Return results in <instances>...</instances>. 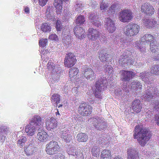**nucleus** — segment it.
Listing matches in <instances>:
<instances>
[{
  "mask_svg": "<svg viewBox=\"0 0 159 159\" xmlns=\"http://www.w3.org/2000/svg\"><path fill=\"white\" fill-rule=\"evenodd\" d=\"M61 132V138L65 142L69 143L71 140V135L69 130L67 129H63Z\"/></svg>",
  "mask_w": 159,
  "mask_h": 159,
  "instance_id": "aec40b11",
  "label": "nucleus"
},
{
  "mask_svg": "<svg viewBox=\"0 0 159 159\" xmlns=\"http://www.w3.org/2000/svg\"><path fill=\"white\" fill-rule=\"evenodd\" d=\"M37 128L30 123L26 126L25 131L28 135L32 136L34 134Z\"/></svg>",
  "mask_w": 159,
  "mask_h": 159,
  "instance_id": "bb28decb",
  "label": "nucleus"
},
{
  "mask_svg": "<svg viewBox=\"0 0 159 159\" xmlns=\"http://www.w3.org/2000/svg\"><path fill=\"white\" fill-rule=\"evenodd\" d=\"M30 123L37 128H42L41 125L43 122L41 117L38 115H35L33 116Z\"/></svg>",
  "mask_w": 159,
  "mask_h": 159,
  "instance_id": "a211bd4d",
  "label": "nucleus"
},
{
  "mask_svg": "<svg viewBox=\"0 0 159 159\" xmlns=\"http://www.w3.org/2000/svg\"><path fill=\"white\" fill-rule=\"evenodd\" d=\"M41 30L44 32H49L51 31V27L47 23H43L41 27Z\"/></svg>",
  "mask_w": 159,
  "mask_h": 159,
  "instance_id": "ea45409f",
  "label": "nucleus"
},
{
  "mask_svg": "<svg viewBox=\"0 0 159 159\" xmlns=\"http://www.w3.org/2000/svg\"><path fill=\"white\" fill-rule=\"evenodd\" d=\"M5 136L3 135H0V144H2L5 140Z\"/></svg>",
  "mask_w": 159,
  "mask_h": 159,
  "instance_id": "e2e57ef3",
  "label": "nucleus"
},
{
  "mask_svg": "<svg viewBox=\"0 0 159 159\" xmlns=\"http://www.w3.org/2000/svg\"><path fill=\"white\" fill-rule=\"evenodd\" d=\"M108 5L109 4L107 2L106 0H102L100 5L101 10L105 11Z\"/></svg>",
  "mask_w": 159,
  "mask_h": 159,
  "instance_id": "3c124183",
  "label": "nucleus"
},
{
  "mask_svg": "<svg viewBox=\"0 0 159 159\" xmlns=\"http://www.w3.org/2000/svg\"><path fill=\"white\" fill-rule=\"evenodd\" d=\"M121 74L120 79L123 81L129 82L131 77L134 76L135 73L132 71H128L124 70H121L120 71Z\"/></svg>",
  "mask_w": 159,
  "mask_h": 159,
  "instance_id": "ddd939ff",
  "label": "nucleus"
},
{
  "mask_svg": "<svg viewBox=\"0 0 159 159\" xmlns=\"http://www.w3.org/2000/svg\"><path fill=\"white\" fill-rule=\"evenodd\" d=\"M154 41H155L154 37L152 35L149 34H146L141 38V41L142 43H139L138 42H136L135 46L142 52L145 50V47L143 46L145 43L151 42L152 41L153 42Z\"/></svg>",
  "mask_w": 159,
  "mask_h": 159,
  "instance_id": "39448f33",
  "label": "nucleus"
},
{
  "mask_svg": "<svg viewBox=\"0 0 159 159\" xmlns=\"http://www.w3.org/2000/svg\"><path fill=\"white\" fill-rule=\"evenodd\" d=\"M49 38L52 40L56 41H58V36L56 34H52L49 36Z\"/></svg>",
  "mask_w": 159,
  "mask_h": 159,
  "instance_id": "13d9d810",
  "label": "nucleus"
},
{
  "mask_svg": "<svg viewBox=\"0 0 159 159\" xmlns=\"http://www.w3.org/2000/svg\"><path fill=\"white\" fill-rule=\"evenodd\" d=\"M107 80L101 78L96 83L95 85L92 89L95 97L99 99H102L100 93L107 88Z\"/></svg>",
  "mask_w": 159,
  "mask_h": 159,
  "instance_id": "20e7f679",
  "label": "nucleus"
},
{
  "mask_svg": "<svg viewBox=\"0 0 159 159\" xmlns=\"http://www.w3.org/2000/svg\"><path fill=\"white\" fill-rule=\"evenodd\" d=\"M93 120L95 122L94 126L97 129L101 130H104L107 128V123L104 121L103 118H100L98 116H96L95 118H93Z\"/></svg>",
  "mask_w": 159,
  "mask_h": 159,
  "instance_id": "9d476101",
  "label": "nucleus"
},
{
  "mask_svg": "<svg viewBox=\"0 0 159 159\" xmlns=\"http://www.w3.org/2000/svg\"><path fill=\"white\" fill-rule=\"evenodd\" d=\"M143 24L147 28L154 26L157 24V22L155 19L150 20L145 18L143 19Z\"/></svg>",
  "mask_w": 159,
  "mask_h": 159,
  "instance_id": "c756f323",
  "label": "nucleus"
},
{
  "mask_svg": "<svg viewBox=\"0 0 159 159\" xmlns=\"http://www.w3.org/2000/svg\"><path fill=\"white\" fill-rule=\"evenodd\" d=\"M100 148L97 146H93L91 149V153L93 156L97 157L99 155Z\"/></svg>",
  "mask_w": 159,
  "mask_h": 159,
  "instance_id": "79ce46f5",
  "label": "nucleus"
},
{
  "mask_svg": "<svg viewBox=\"0 0 159 159\" xmlns=\"http://www.w3.org/2000/svg\"><path fill=\"white\" fill-rule=\"evenodd\" d=\"M56 28L57 32L60 31L62 29L61 21L59 20H57L56 23Z\"/></svg>",
  "mask_w": 159,
  "mask_h": 159,
  "instance_id": "5fc2aeb1",
  "label": "nucleus"
},
{
  "mask_svg": "<svg viewBox=\"0 0 159 159\" xmlns=\"http://www.w3.org/2000/svg\"><path fill=\"white\" fill-rule=\"evenodd\" d=\"M82 72L84 76L88 80H92L96 77L93 70L88 66H84L82 67Z\"/></svg>",
  "mask_w": 159,
  "mask_h": 159,
  "instance_id": "1a4fd4ad",
  "label": "nucleus"
},
{
  "mask_svg": "<svg viewBox=\"0 0 159 159\" xmlns=\"http://www.w3.org/2000/svg\"><path fill=\"white\" fill-rule=\"evenodd\" d=\"M24 11H25V13L27 14H28L30 13V8L29 7L27 6H24Z\"/></svg>",
  "mask_w": 159,
  "mask_h": 159,
  "instance_id": "0e129e2a",
  "label": "nucleus"
},
{
  "mask_svg": "<svg viewBox=\"0 0 159 159\" xmlns=\"http://www.w3.org/2000/svg\"><path fill=\"white\" fill-rule=\"evenodd\" d=\"M55 159H65V156L62 154H58L56 156Z\"/></svg>",
  "mask_w": 159,
  "mask_h": 159,
  "instance_id": "680f3d73",
  "label": "nucleus"
},
{
  "mask_svg": "<svg viewBox=\"0 0 159 159\" xmlns=\"http://www.w3.org/2000/svg\"><path fill=\"white\" fill-rule=\"evenodd\" d=\"M70 148L69 149H67L66 150L67 152L69 155H72L74 157L76 156V157L78 156V154L76 152V149L74 147H68Z\"/></svg>",
  "mask_w": 159,
  "mask_h": 159,
  "instance_id": "37998d69",
  "label": "nucleus"
},
{
  "mask_svg": "<svg viewBox=\"0 0 159 159\" xmlns=\"http://www.w3.org/2000/svg\"><path fill=\"white\" fill-rule=\"evenodd\" d=\"M61 71H57L56 72L52 73L51 74V78L50 80H49V83L51 87L52 86V84L56 83L59 80L60 76V73Z\"/></svg>",
  "mask_w": 159,
  "mask_h": 159,
  "instance_id": "5701e85b",
  "label": "nucleus"
},
{
  "mask_svg": "<svg viewBox=\"0 0 159 159\" xmlns=\"http://www.w3.org/2000/svg\"><path fill=\"white\" fill-rule=\"evenodd\" d=\"M79 71V70L75 68H72L70 69L69 76L71 81H74L77 78Z\"/></svg>",
  "mask_w": 159,
  "mask_h": 159,
  "instance_id": "7c9ffc66",
  "label": "nucleus"
},
{
  "mask_svg": "<svg viewBox=\"0 0 159 159\" xmlns=\"http://www.w3.org/2000/svg\"><path fill=\"white\" fill-rule=\"evenodd\" d=\"M141 8L142 12L147 15H151L154 12L153 7L150 4L148 3L143 4Z\"/></svg>",
  "mask_w": 159,
  "mask_h": 159,
  "instance_id": "2eb2a0df",
  "label": "nucleus"
},
{
  "mask_svg": "<svg viewBox=\"0 0 159 159\" xmlns=\"http://www.w3.org/2000/svg\"><path fill=\"white\" fill-rule=\"evenodd\" d=\"M84 17L82 15H80L78 16L76 18L75 23L77 25H81L84 24Z\"/></svg>",
  "mask_w": 159,
  "mask_h": 159,
  "instance_id": "49530a36",
  "label": "nucleus"
},
{
  "mask_svg": "<svg viewBox=\"0 0 159 159\" xmlns=\"http://www.w3.org/2000/svg\"><path fill=\"white\" fill-rule=\"evenodd\" d=\"M120 8V5L119 3L116 2L114 3L107 11L108 15L110 16L111 15L112 16L115 14L116 10H119Z\"/></svg>",
  "mask_w": 159,
  "mask_h": 159,
  "instance_id": "c85d7f7f",
  "label": "nucleus"
},
{
  "mask_svg": "<svg viewBox=\"0 0 159 159\" xmlns=\"http://www.w3.org/2000/svg\"><path fill=\"white\" fill-rule=\"evenodd\" d=\"M98 30V29H97L91 28L89 29L88 36L89 39L91 40H95L99 38L100 34Z\"/></svg>",
  "mask_w": 159,
  "mask_h": 159,
  "instance_id": "dca6fc26",
  "label": "nucleus"
},
{
  "mask_svg": "<svg viewBox=\"0 0 159 159\" xmlns=\"http://www.w3.org/2000/svg\"><path fill=\"white\" fill-rule=\"evenodd\" d=\"M134 132V138L137 139V141L142 146L146 144L151 136L150 131L142 128L139 125L135 126Z\"/></svg>",
  "mask_w": 159,
  "mask_h": 159,
  "instance_id": "f03ea898",
  "label": "nucleus"
},
{
  "mask_svg": "<svg viewBox=\"0 0 159 159\" xmlns=\"http://www.w3.org/2000/svg\"><path fill=\"white\" fill-rule=\"evenodd\" d=\"M64 60V64L68 68L73 66L76 62V58L73 54L71 53L67 54Z\"/></svg>",
  "mask_w": 159,
  "mask_h": 159,
  "instance_id": "f8f14e48",
  "label": "nucleus"
},
{
  "mask_svg": "<svg viewBox=\"0 0 159 159\" xmlns=\"http://www.w3.org/2000/svg\"><path fill=\"white\" fill-rule=\"evenodd\" d=\"M148 44L150 46V49L152 52L156 53L158 51L159 49L157 48L158 44L156 41H154L153 42L151 43L150 45L149 44Z\"/></svg>",
  "mask_w": 159,
  "mask_h": 159,
  "instance_id": "c9c22d12",
  "label": "nucleus"
},
{
  "mask_svg": "<svg viewBox=\"0 0 159 159\" xmlns=\"http://www.w3.org/2000/svg\"><path fill=\"white\" fill-rule=\"evenodd\" d=\"M130 89L129 86H127L126 84H124L121 88L120 87L116 89L115 91V94L116 96L123 97L125 93L129 92Z\"/></svg>",
  "mask_w": 159,
  "mask_h": 159,
  "instance_id": "4468645a",
  "label": "nucleus"
},
{
  "mask_svg": "<svg viewBox=\"0 0 159 159\" xmlns=\"http://www.w3.org/2000/svg\"><path fill=\"white\" fill-rule=\"evenodd\" d=\"M139 30V27L137 24L130 23L127 25L124 28V34L128 38L126 39L124 38L120 39V46L122 48L127 46L128 43L132 41L130 37L137 34Z\"/></svg>",
  "mask_w": 159,
  "mask_h": 159,
  "instance_id": "f257e3e1",
  "label": "nucleus"
},
{
  "mask_svg": "<svg viewBox=\"0 0 159 159\" xmlns=\"http://www.w3.org/2000/svg\"><path fill=\"white\" fill-rule=\"evenodd\" d=\"M60 148L57 142L52 141L47 144L46 150L48 154L52 155L59 152L60 150Z\"/></svg>",
  "mask_w": 159,
  "mask_h": 159,
  "instance_id": "0eeeda50",
  "label": "nucleus"
},
{
  "mask_svg": "<svg viewBox=\"0 0 159 159\" xmlns=\"http://www.w3.org/2000/svg\"><path fill=\"white\" fill-rule=\"evenodd\" d=\"M45 49H42L41 50V54H47V51L46 50H45Z\"/></svg>",
  "mask_w": 159,
  "mask_h": 159,
  "instance_id": "69168bd1",
  "label": "nucleus"
},
{
  "mask_svg": "<svg viewBox=\"0 0 159 159\" xmlns=\"http://www.w3.org/2000/svg\"><path fill=\"white\" fill-rule=\"evenodd\" d=\"M105 25L107 26V29L109 33H111L115 31L116 27L114 21L109 18L105 19Z\"/></svg>",
  "mask_w": 159,
  "mask_h": 159,
  "instance_id": "6ab92c4d",
  "label": "nucleus"
},
{
  "mask_svg": "<svg viewBox=\"0 0 159 159\" xmlns=\"http://www.w3.org/2000/svg\"><path fill=\"white\" fill-rule=\"evenodd\" d=\"M88 107L86 108L85 111H84V112H82V113H81L80 114L84 116H87L90 114L92 112V107L89 105V107Z\"/></svg>",
  "mask_w": 159,
  "mask_h": 159,
  "instance_id": "de8ad7c7",
  "label": "nucleus"
},
{
  "mask_svg": "<svg viewBox=\"0 0 159 159\" xmlns=\"http://www.w3.org/2000/svg\"><path fill=\"white\" fill-rule=\"evenodd\" d=\"M48 42L47 39H42L39 41V45L42 49H45Z\"/></svg>",
  "mask_w": 159,
  "mask_h": 159,
  "instance_id": "8fccbe9b",
  "label": "nucleus"
},
{
  "mask_svg": "<svg viewBox=\"0 0 159 159\" xmlns=\"http://www.w3.org/2000/svg\"><path fill=\"white\" fill-rule=\"evenodd\" d=\"M147 89L145 94L143 97L145 100L149 101L156 97L159 96V91L155 86H148Z\"/></svg>",
  "mask_w": 159,
  "mask_h": 159,
  "instance_id": "423d86ee",
  "label": "nucleus"
},
{
  "mask_svg": "<svg viewBox=\"0 0 159 159\" xmlns=\"http://www.w3.org/2000/svg\"><path fill=\"white\" fill-rule=\"evenodd\" d=\"M140 77L146 84H149L151 82L150 74L149 72L144 71L140 73Z\"/></svg>",
  "mask_w": 159,
  "mask_h": 159,
  "instance_id": "a878e982",
  "label": "nucleus"
},
{
  "mask_svg": "<svg viewBox=\"0 0 159 159\" xmlns=\"http://www.w3.org/2000/svg\"><path fill=\"white\" fill-rule=\"evenodd\" d=\"M9 128L6 126H1L0 127V134H4L7 133Z\"/></svg>",
  "mask_w": 159,
  "mask_h": 159,
  "instance_id": "864d4df0",
  "label": "nucleus"
},
{
  "mask_svg": "<svg viewBox=\"0 0 159 159\" xmlns=\"http://www.w3.org/2000/svg\"><path fill=\"white\" fill-rule=\"evenodd\" d=\"M101 159H111V152L108 150H105L101 152Z\"/></svg>",
  "mask_w": 159,
  "mask_h": 159,
  "instance_id": "f704fd0d",
  "label": "nucleus"
},
{
  "mask_svg": "<svg viewBox=\"0 0 159 159\" xmlns=\"http://www.w3.org/2000/svg\"><path fill=\"white\" fill-rule=\"evenodd\" d=\"M74 32L76 37L78 39H82L86 37L85 31L82 27L80 26L74 27Z\"/></svg>",
  "mask_w": 159,
  "mask_h": 159,
  "instance_id": "f3484780",
  "label": "nucleus"
},
{
  "mask_svg": "<svg viewBox=\"0 0 159 159\" xmlns=\"http://www.w3.org/2000/svg\"><path fill=\"white\" fill-rule=\"evenodd\" d=\"M133 17L131 11L128 9H123L119 13V20L122 22H126L129 21Z\"/></svg>",
  "mask_w": 159,
  "mask_h": 159,
  "instance_id": "6e6552de",
  "label": "nucleus"
},
{
  "mask_svg": "<svg viewBox=\"0 0 159 159\" xmlns=\"http://www.w3.org/2000/svg\"><path fill=\"white\" fill-rule=\"evenodd\" d=\"M39 132L37 135V138L41 142L46 141L48 139V135L43 129V128L38 129Z\"/></svg>",
  "mask_w": 159,
  "mask_h": 159,
  "instance_id": "412c9836",
  "label": "nucleus"
},
{
  "mask_svg": "<svg viewBox=\"0 0 159 159\" xmlns=\"http://www.w3.org/2000/svg\"><path fill=\"white\" fill-rule=\"evenodd\" d=\"M34 147L29 145L25 149L24 152L27 155H30L34 153Z\"/></svg>",
  "mask_w": 159,
  "mask_h": 159,
  "instance_id": "a18cd8bd",
  "label": "nucleus"
},
{
  "mask_svg": "<svg viewBox=\"0 0 159 159\" xmlns=\"http://www.w3.org/2000/svg\"><path fill=\"white\" fill-rule=\"evenodd\" d=\"M46 126L48 130L55 129L57 126V122L56 120L53 117L48 120L46 122Z\"/></svg>",
  "mask_w": 159,
  "mask_h": 159,
  "instance_id": "4be33fe9",
  "label": "nucleus"
},
{
  "mask_svg": "<svg viewBox=\"0 0 159 159\" xmlns=\"http://www.w3.org/2000/svg\"><path fill=\"white\" fill-rule=\"evenodd\" d=\"M76 137L78 142H86L88 139V136L85 133H80L77 134Z\"/></svg>",
  "mask_w": 159,
  "mask_h": 159,
  "instance_id": "72a5a7b5",
  "label": "nucleus"
},
{
  "mask_svg": "<svg viewBox=\"0 0 159 159\" xmlns=\"http://www.w3.org/2000/svg\"><path fill=\"white\" fill-rule=\"evenodd\" d=\"M132 107L134 111L137 113L140 112L142 109V105L140 100L136 99L132 102Z\"/></svg>",
  "mask_w": 159,
  "mask_h": 159,
  "instance_id": "b1692460",
  "label": "nucleus"
},
{
  "mask_svg": "<svg viewBox=\"0 0 159 159\" xmlns=\"http://www.w3.org/2000/svg\"><path fill=\"white\" fill-rule=\"evenodd\" d=\"M128 159H139L137 151L134 149H129L127 151Z\"/></svg>",
  "mask_w": 159,
  "mask_h": 159,
  "instance_id": "cd10ccee",
  "label": "nucleus"
},
{
  "mask_svg": "<svg viewBox=\"0 0 159 159\" xmlns=\"http://www.w3.org/2000/svg\"><path fill=\"white\" fill-rule=\"evenodd\" d=\"M89 107V105L87 103L84 102L83 103H80L78 108V111L79 114L82 113L84 110H85L86 108H88Z\"/></svg>",
  "mask_w": 159,
  "mask_h": 159,
  "instance_id": "4c0bfd02",
  "label": "nucleus"
},
{
  "mask_svg": "<svg viewBox=\"0 0 159 159\" xmlns=\"http://www.w3.org/2000/svg\"><path fill=\"white\" fill-rule=\"evenodd\" d=\"M142 87L141 83L137 81H133L131 83V88L134 89H136L137 93L141 92Z\"/></svg>",
  "mask_w": 159,
  "mask_h": 159,
  "instance_id": "473e14b6",
  "label": "nucleus"
},
{
  "mask_svg": "<svg viewBox=\"0 0 159 159\" xmlns=\"http://www.w3.org/2000/svg\"><path fill=\"white\" fill-rule=\"evenodd\" d=\"M99 57L101 61L104 63H108L111 61L112 56L110 53H106L105 49H103L99 52Z\"/></svg>",
  "mask_w": 159,
  "mask_h": 159,
  "instance_id": "9b49d317",
  "label": "nucleus"
},
{
  "mask_svg": "<svg viewBox=\"0 0 159 159\" xmlns=\"http://www.w3.org/2000/svg\"><path fill=\"white\" fill-rule=\"evenodd\" d=\"M92 23L94 26H95V27H97L100 28L101 26V23L98 20H94L92 22Z\"/></svg>",
  "mask_w": 159,
  "mask_h": 159,
  "instance_id": "bf43d9fd",
  "label": "nucleus"
},
{
  "mask_svg": "<svg viewBox=\"0 0 159 159\" xmlns=\"http://www.w3.org/2000/svg\"><path fill=\"white\" fill-rule=\"evenodd\" d=\"M48 1V0H39V4L42 7L44 6Z\"/></svg>",
  "mask_w": 159,
  "mask_h": 159,
  "instance_id": "052dcab7",
  "label": "nucleus"
},
{
  "mask_svg": "<svg viewBox=\"0 0 159 159\" xmlns=\"http://www.w3.org/2000/svg\"><path fill=\"white\" fill-rule=\"evenodd\" d=\"M68 0H55L53 3V6L56 10L57 13V15H60L62 11V7L61 6L62 2H66Z\"/></svg>",
  "mask_w": 159,
  "mask_h": 159,
  "instance_id": "393cba45",
  "label": "nucleus"
},
{
  "mask_svg": "<svg viewBox=\"0 0 159 159\" xmlns=\"http://www.w3.org/2000/svg\"><path fill=\"white\" fill-rule=\"evenodd\" d=\"M74 6L76 11H80L84 7V4L80 0H75L74 2Z\"/></svg>",
  "mask_w": 159,
  "mask_h": 159,
  "instance_id": "2f4dec72",
  "label": "nucleus"
},
{
  "mask_svg": "<svg viewBox=\"0 0 159 159\" xmlns=\"http://www.w3.org/2000/svg\"><path fill=\"white\" fill-rule=\"evenodd\" d=\"M113 159H123L122 157L119 155H118L117 156L115 157Z\"/></svg>",
  "mask_w": 159,
  "mask_h": 159,
  "instance_id": "338daca9",
  "label": "nucleus"
},
{
  "mask_svg": "<svg viewBox=\"0 0 159 159\" xmlns=\"http://www.w3.org/2000/svg\"><path fill=\"white\" fill-rule=\"evenodd\" d=\"M26 141L27 138L25 136H20L17 141V144L21 148L23 146Z\"/></svg>",
  "mask_w": 159,
  "mask_h": 159,
  "instance_id": "a19ab883",
  "label": "nucleus"
},
{
  "mask_svg": "<svg viewBox=\"0 0 159 159\" xmlns=\"http://www.w3.org/2000/svg\"><path fill=\"white\" fill-rule=\"evenodd\" d=\"M60 100V96L57 94H55L52 97V102L54 104L56 103L57 105Z\"/></svg>",
  "mask_w": 159,
  "mask_h": 159,
  "instance_id": "c03bdc74",
  "label": "nucleus"
},
{
  "mask_svg": "<svg viewBox=\"0 0 159 159\" xmlns=\"http://www.w3.org/2000/svg\"><path fill=\"white\" fill-rule=\"evenodd\" d=\"M50 7H48L47 10H46V11L45 12V15L46 16H47V17L48 18L51 19V17H52V15L51 14L50 12L49 11L50 10Z\"/></svg>",
  "mask_w": 159,
  "mask_h": 159,
  "instance_id": "4d7b16f0",
  "label": "nucleus"
},
{
  "mask_svg": "<svg viewBox=\"0 0 159 159\" xmlns=\"http://www.w3.org/2000/svg\"><path fill=\"white\" fill-rule=\"evenodd\" d=\"M137 56L135 52H131L128 50H125L120 55L118 60L119 65L120 66L125 67L129 64L133 65L136 61L132 59L131 57H134Z\"/></svg>",
  "mask_w": 159,
  "mask_h": 159,
  "instance_id": "7ed1b4c3",
  "label": "nucleus"
},
{
  "mask_svg": "<svg viewBox=\"0 0 159 159\" xmlns=\"http://www.w3.org/2000/svg\"><path fill=\"white\" fill-rule=\"evenodd\" d=\"M47 68L48 70L50 71L51 73L57 72L55 68V65L51 61H50L48 63Z\"/></svg>",
  "mask_w": 159,
  "mask_h": 159,
  "instance_id": "e433bc0d",
  "label": "nucleus"
},
{
  "mask_svg": "<svg viewBox=\"0 0 159 159\" xmlns=\"http://www.w3.org/2000/svg\"><path fill=\"white\" fill-rule=\"evenodd\" d=\"M150 72L152 74L159 75V65L153 66L151 68Z\"/></svg>",
  "mask_w": 159,
  "mask_h": 159,
  "instance_id": "58836bf2",
  "label": "nucleus"
},
{
  "mask_svg": "<svg viewBox=\"0 0 159 159\" xmlns=\"http://www.w3.org/2000/svg\"><path fill=\"white\" fill-rule=\"evenodd\" d=\"M63 41L64 43L66 45H69L71 44V36L70 35H67L64 36L63 39Z\"/></svg>",
  "mask_w": 159,
  "mask_h": 159,
  "instance_id": "09e8293b",
  "label": "nucleus"
},
{
  "mask_svg": "<svg viewBox=\"0 0 159 159\" xmlns=\"http://www.w3.org/2000/svg\"><path fill=\"white\" fill-rule=\"evenodd\" d=\"M154 59L155 61H159V54L157 55V56H155Z\"/></svg>",
  "mask_w": 159,
  "mask_h": 159,
  "instance_id": "774afa93",
  "label": "nucleus"
},
{
  "mask_svg": "<svg viewBox=\"0 0 159 159\" xmlns=\"http://www.w3.org/2000/svg\"><path fill=\"white\" fill-rule=\"evenodd\" d=\"M104 70L105 72L108 73V74H111L112 73L113 71V68L111 66L108 65H105Z\"/></svg>",
  "mask_w": 159,
  "mask_h": 159,
  "instance_id": "603ef678",
  "label": "nucleus"
},
{
  "mask_svg": "<svg viewBox=\"0 0 159 159\" xmlns=\"http://www.w3.org/2000/svg\"><path fill=\"white\" fill-rule=\"evenodd\" d=\"M89 18L90 20H94L98 18V16L96 12H91L89 15Z\"/></svg>",
  "mask_w": 159,
  "mask_h": 159,
  "instance_id": "6e6d98bb",
  "label": "nucleus"
}]
</instances>
